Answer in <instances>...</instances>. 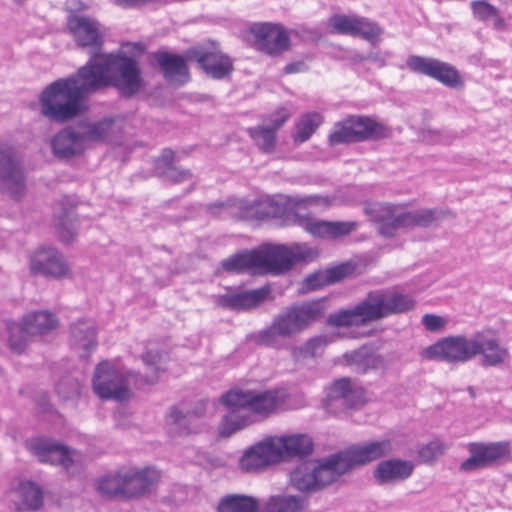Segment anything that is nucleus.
Returning <instances> with one entry per match:
<instances>
[{
    "instance_id": "bb28decb",
    "label": "nucleus",
    "mask_w": 512,
    "mask_h": 512,
    "mask_svg": "<svg viewBox=\"0 0 512 512\" xmlns=\"http://www.w3.org/2000/svg\"><path fill=\"white\" fill-rule=\"evenodd\" d=\"M274 448L279 454V462L293 457H305L312 453L313 442L305 434H295L282 437H271Z\"/></svg>"
},
{
    "instance_id": "20e7f679",
    "label": "nucleus",
    "mask_w": 512,
    "mask_h": 512,
    "mask_svg": "<svg viewBox=\"0 0 512 512\" xmlns=\"http://www.w3.org/2000/svg\"><path fill=\"white\" fill-rule=\"evenodd\" d=\"M220 401L226 407L243 408L267 418L284 404L285 393L283 390L277 389L230 390L221 396Z\"/></svg>"
},
{
    "instance_id": "412c9836",
    "label": "nucleus",
    "mask_w": 512,
    "mask_h": 512,
    "mask_svg": "<svg viewBox=\"0 0 512 512\" xmlns=\"http://www.w3.org/2000/svg\"><path fill=\"white\" fill-rule=\"evenodd\" d=\"M259 50L271 55H279L289 49L290 38L283 26L273 23H258L251 27Z\"/></svg>"
},
{
    "instance_id": "2eb2a0df",
    "label": "nucleus",
    "mask_w": 512,
    "mask_h": 512,
    "mask_svg": "<svg viewBox=\"0 0 512 512\" xmlns=\"http://www.w3.org/2000/svg\"><path fill=\"white\" fill-rule=\"evenodd\" d=\"M370 220L377 224L378 232L391 238L401 229H410L408 212L399 205L390 203H373L365 208Z\"/></svg>"
},
{
    "instance_id": "b1692460",
    "label": "nucleus",
    "mask_w": 512,
    "mask_h": 512,
    "mask_svg": "<svg viewBox=\"0 0 512 512\" xmlns=\"http://www.w3.org/2000/svg\"><path fill=\"white\" fill-rule=\"evenodd\" d=\"M276 463H279V454L271 437L247 449L240 459V467L245 472H256Z\"/></svg>"
},
{
    "instance_id": "58836bf2",
    "label": "nucleus",
    "mask_w": 512,
    "mask_h": 512,
    "mask_svg": "<svg viewBox=\"0 0 512 512\" xmlns=\"http://www.w3.org/2000/svg\"><path fill=\"white\" fill-rule=\"evenodd\" d=\"M251 340L257 345L276 350H290L292 352L293 349L288 341L289 339L277 328L273 321L267 328L252 334Z\"/></svg>"
},
{
    "instance_id": "de8ad7c7",
    "label": "nucleus",
    "mask_w": 512,
    "mask_h": 512,
    "mask_svg": "<svg viewBox=\"0 0 512 512\" xmlns=\"http://www.w3.org/2000/svg\"><path fill=\"white\" fill-rule=\"evenodd\" d=\"M409 217L410 229L414 227L428 228L442 220L446 212L442 209L422 208L418 210L407 211Z\"/></svg>"
},
{
    "instance_id": "393cba45",
    "label": "nucleus",
    "mask_w": 512,
    "mask_h": 512,
    "mask_svg": "<svg viewBox=\"0 0 512 512\" xmlns=\"http://www.w3.org/2000/svg\"><path fill=\"white\" fill-rule=\"evenodd\" d=\"M374 321L367 295L353 307L335 311L327 318V324L333 327L362 326Z\"/></svg>"
},
{
    "instance_id": "6e6552de",
    "label": "nucleus",
    "mask_w": 512,
    "mask_h": 512,
    "mask_svg": "<svg viewBox=\"0 0 512 512\" xmlns=\"http://www.w3.org/2000/svg\"><path fill=\"white\" fill-rule=\"evenodd\" d=\"M392 450L391 440L382 439L351 446L333 457L340 474L343 475L357 466L366 465L389 455Z\"/></svg>"
},
{
    "instance_id": "f03ea898",
    "label": "nucleus",
    "mask_w": 512,
    "mask_h": 512,
    "mask_svg": "<svg viewBox=\"0 0 512 512\" xmlns=\"http://www.w3.org/2000/svg\"><path fill=\"white\" fill-rule=\"evenodd\" d=\"M316 203V197L295 198L294 210L287 215L286 225H296L303 228L315 238H338L351 233L355 222L326 221L312 217L308 207Z\"/></svg>"
},
{
    "instance_id": "4d7b16f0",
    "label": "nucleus",
    "mask_w": 512,
    "mask_h": 512,
    "mask_svg": "<svg viewBox=\"0 0 512 512\" xmlns=\"http://www.w3.org/2000/svg\"><path fill=\"white\" fill-rule=\"evenodd\" d=\"M473 17L478 21H487L498 17V10L495 6L485 0H476L470 3Z\"/></svg>"
},
{
    "instance_id": "6e6d98bb",
    "label": "nucleus",
    "mask_w": 512,
    "mask_h": 512,
    "mask_svg": "<svg viewBox=\"0 0 512 512\" xmlns=\"http://www.w3.org/2000/svg\"><path fill=\"white\" fill-rule=\"evenodd\" d=\"M447 449V444L439 439H435L422 446L418 451V456L423 462L429 463L443 455Z\"/></svg>"
},
{
    "instance_id": "338daca9",
    "label": "nucleus",
    "mask_w": 512,
    "mask_h": 512,
    "mask_svg": "<svg viewBox=\"0 0 512 512\" xmlns=\"http://www.w3.org/2000/svg\"><path fill=\"white\" fill-rule=\"evenodd\" d=\"M308 70V66L303 60L288 63L284 67L285 74L302 73Z\"/></svg>"
},
{
    "instance_id": "680f3d73",
    "label": "nucleus",
    "mask_w": 512,
    "mask_h": 512,
    "mask_svg": "<svg viewBox=\"0 0 512 512\" xmlns=\"http://www.w3.org/2000/svg\"><path fill=\"white\" fill-rule=\"evenodd\" d=\"M79 383L75 380L65 379L56 385L57 393L64 399H70L79 394Z\"/></svg>"
},
{
    "instance_id": "79ce46f5",
    "label": "nucleus",
    "mask_w": 512,
    "mask_h": 512,
    "mask_svg": "<svg viewBox=\"0 0 512 512\" xmlns=\"http://www.w3.org/2000/svg\"><path fill=\"white\" fill-rule=\"evenodd\" d=\"M192 174L174 164V152L171 149L162 150V182L178 184L191 180Z\"/></svg>"
},
{
    "instance_id": "c85d7f7f",
    "label": "nucleus",
    "mask_w": 512,
    "mask_h": 512,
    "mask_svg": "<svg viewBox=\"0 0 512 512\" xmlns=\"http://www.w3.org/2000/svg\"><path fill=\"white\" fill-rule=\"evenodd\" d=\"M116 118L112 116L103 117L99 120H82L76 128L85 145L91 143H103L114 133Z\"/></svg>"
},
{
    "instance_id": "1a4fd4ad",
    "label": "nucleus",
    "mask_w": 512,
    "mask_h": 512,
    "mask_svg": "<svg viewBox=\"0 0 512 512\" xmlns=\"http://www.w3.org/2000/svg\"><path fill=\"white\" fill-rule=\"evenodd\" d=\"M467 450L469 457L459 467L463 472L496 466L508 459L511 454L510 443L507 441L470 442L467 444Z\"/></svg>"
},
{
    "instance_id": "69168bd1",
    "label": "nucleus",
    "mask_w": 512,
    "mask_h": 512,
    "mask_svg": "<svg viewBox=\"0 0 512 512\" xmlns=\"http://www.w3.org/2000/svg\"><path fill=\"white\" fill-rule=\"evenodd\" d=\"M393 57V53L391 51H383V52H371L363 57L362 60H368L374 62L378 65V67L382 68L386 66L387 61Z\"/></svg>"
},
{
    "instance_id": "ea45409f",
    "label": "nucleus",
    "mask_w": 512,
    "mask_h": 512,
    "mask_svg": "<svg viewBox=\"0 0 512 512\" xmlns=\"http://www.w3.org/2000/svg\"><path fill=\"white\" fill-rule=\"evenodd\" d=\"M23 320L32 337L48 334L58 325L57 318L49 311L31 312L25 315Z\"/></svg>"
},
{
    "instance_id": "774afa93",
    "label": "nucleus",
    "mask_w": 512,
    "mask_h": 512,
    "mask_svg": "<svg viewBox=\"0 0 512 512\" xmlns=\"http://www.w3.org/2000/svg\"><path fill=\"white\" fill-rule=\"evenodd\" d=\"M288 117L289 115L283 111L280 115L272 120V127L270 128L275 129L276 132L286 122Z\"/></svg>"
},
{
    "instance_id": "5701e85b",
    "label": "nucleus",
    "mask_w": 512,
    "mask_h": 512,
    "mask_svg": "<svg viewBox=\"0 0 512 512\" xmlns=\"http://www.w3.org/2000/svg\"><path fill=\"white\" fill-rule=\"evenodd\" d=\"M67 28L78 46L99 51L103 45V35L99 23L89 17L72 14L68 17Z\"/></svg>"
},
{
    "instance_id": "bf43d9fd",
    "label": "nucleus",
    "mask_w": 512,
    "mask_h": 512,
    "mask_svg": "<svg viewBox=\"0 0 512 512\" xmlns=\"http://www.w3.org/2000/svg\"><path fill=\"white\" fill-rule=\"evenodd\" d=\"M354 270H355V265L350 262L342 263L338 266L328 268V269H326L328 282L330 284H332V283L341 281L342 279L346 278L347 276L353 274Z\"/></svg>"
},
{
    "instance_id": "aec40b11",
    "label": "nucleus",
    "mask_w": 512,
    "mask_h": 512,
    "mask_svg": "<svg viewBox=\"0 0 512 512\" xmlns=\"http://www.w3.org/2000/svg\"><path fill=\"white\" fill-rule=\"evenodd\" d=\"M269 294L270 288L268 286L253 290L230 287L226 289L224 294L215 297V304L218 307L233 311L249 310L264 302Z\"/></svg>"
},
{
    "instance_id": "864d4df0",
    "label": "nucleus",
    "mask_w": 512,
    "mask_h": 512,
    "mask_svg": "<svg viewBox=\"0 0 512 512\" xmlns=\"http://www.w3.org/2000/svg\"><path fill=\"white\" fill-rule=\"evenodd\" d=\"M328 343L327 337L320 335L308 339L303 345L293 347L292 355L294 357H316L319 355Z\"/></svg>"
},
{
    "instance_id": "e433bc0d",
    "label": "nucleus",
    "mask_w": 512,
    "mask_h": 512,
    "mask_svg": "<svg viewBox=\"0 0 512 512\" xmlns=\"http://www.w3.org/2000/svg\"><path fill=\"white\" fill-rule=\"evenodd\" d=\"M358 142L388 137L389 129L367 116H350Z\"/></svg>"
},
{
    "instance_id": "13d9d810",
    "label": "nucleus",
    "mask_w": 512,
    "mask_h": 512,
    "mask_svg": "<svg viewBox=\"0 0 512 512\" xmlns=\"http://www.w3.org/2000/svg\"><path fill=\"white\" fill-rule=\"evenodd\" d=\"M235 217L241 220H259L258 202L234 200Z\"/></svg>"
},
{
    "instance_id": "5fc2aeb1",
    "label": "nucleus",
    "mask_w": 512,
    "mask_h": 512,
    "mask_svg": "<svg viewBox=\"0 0 512 512\" xmlns=\"http://www.w3.org/2000/svg\"><path fill=\"white\" fill-rule=\"evenodd\" d=\"M56 228L60 240L69 243L76 234V218L74 213L70 211L61 216Z\"/></svg>"
},
{
    "instance_id": "ddd939ff",
    "label": "nucleus",
    "mask_w": 512,
    "mask_h": 512,
    "mask_svg": "<svg viewBox=\"0 0 512 512\" xmlns=\"http://www.w3.org/2000/svg\"><path fill=\"white\" fill-rule=\"evenodd\" d=\"M187 58L196 61L205 75L215 80L224 79L234 70L232 59L216 45L192 47L187 51Z\"/></svg>"
},
{
    "instance_id": "cd10ccee",
    "label": "nucleus",
    "mask_w": 512,
    "mask_h": 512,
    "mask_svg": "<svg viewBox=\"0 0 512 512\" xmlns=\"http://www.w3.org/2000/svg\"><path fill=\"white\" fill-rule=\"evenodd\" d=\"M123 496L132 498L143 495L157 478V471L150 467L122 470Z\"/></svg>"
},
{
    "instance_id": "a211bd4d",
    "label": "nucleus",
    "mask_w": 512,
    "mask_h": 512,
    "mask_svg": "<svg viewBox=\"0 0 512 512\" xmlns=\"http://www.w3.org/2000/svg\"><path fill=\"white\" fill-rule=\"evenodd\" d=\"M31 275L61 279L70 275V268L60 251L53 247H40L29 256Z\"/></svg>"
},
{
    "instance_id": "4468645a",
    "label": "nucleus",
    "mask_w": 512,
    "mask_h": 512,
    "mask_svg": "<svg viewBox=\"0 0 512 512\" xmlns=\"http://www.w3.org/2000/svg\"><path fill=\"white\" fill-rule=\"evenodd\" d=\"M370 220L377 224L378 232L391 238L401 229H410L408 212L399 205L390 203H373L365 208Z\"/></svg>"
},
{
    "instance_id": "f8f14e48",
    "label": "nucleus",
    "mask_w": 512,
    "mask_h": 512,
    "mask_svg": "<svg viewBox=\"0 0 512 512\" xmlns=\"http://www.w3.org/2000/svg\"><path fill=\"white\" fill-rule=\"evenodd\" d=\"M473 339L465 336L445 337L422 351V357L427 360H439L448 363H463L475 356Z\"/></svg>"
},
{
    "instance_id": "a18cd8bd",
    "label": "nucleus",
    "mask_w": 512,
    "mask_h": 512,
    "mask_svg": "<svg viewBox=\"0 0 512 512\" xmlns=\"http://www.w3.org/2000/svg\"><path fill=\"white\" fill-rule=\"evenodd\" d=\"M8 330V345L13 353L21 354L25 351L28 343L32 336L26 329L24 320L21 322H9L7 323Z\"/></svg>"
},
{
    "instance_id": "72a5a7b5",
    "label": "nucleus",
    "mask_w": 512,
    "mask_h": 512,
    "mask_svg": "<svg viewBox=\"0 0 512 512\" xmlns=\"http://www.w3.org/2000/svg\"><path fill=\"white\" fill-rule=\"evenodd\" d=\"M207 403L208 401L205 399L196 401L193 408L186 414H183L178 408L174 407L169 412L167 420L177 426L180 434L196 433L199 430V425L194 421V418L199 419L205 415Z\"/></svg>"
},
{
    "instance_id": "423d86ee",
    "label": "nucleus",
    "mask_w": 512,
    "mask_h": 512,
    "mask_svg": "<svg viewBox=\"0 0 512 512\" xmlns=\"http://www.w3.org/2000/svg\"><path fill=\"white\" fill-rule=\"evenodd\" d=\"M129 376L110 361H102L93 374V391L102 400L126 401L131 397Z\"/></svg>"
},
{
    "instance_id": "09e8293b",
    "label": "nucleus",
    "mask_w": 512,
    "mask_h": 512,
    "mask_svg": "<svg viewBox=\"0 0 512 512\" xmlns=\"http://www.w3.org/2000/svg\"><path fill=\"white\" fill-rule=\"evenodd\" d=\"M322 123V116L317 112L306 113L296 123L295 143L306 142Z\"/></svg>"
},
{
    "instance_id": "39448f33",
    "label": "nucleus",
    "mask_w": 512,
    "mask_h": 512,
    "mask_svg": "<svg viewBox=\"0 0 512 512\" xmlns=\"http://www.w3.org/2000/svg\"><path fill=\"white\" fill-rule=\"evenodd\" d=\"M341 476L333 455L323 463L305 461L290 474L291 485L301 492H317Z\"/></svg>"
},
{
    "instance_id": "dca6fc26",
    "label": "nucleus",
    "mask_w": 512,
    "mask_h": 512,
    "mask_svg": "<svg viewBox=\"0 0 512 512\" xmlns=\"http://www.w3.org/2000/svg\"><path fill=\"white\" fill-rule=\"evenodd\" d=\"M0 191L12 198L21 200L26 192L25 177L13 150L0 145Z\"/></svg>"
},
{
    "instance_id": "c756f323",
    "label": "nucleus",
    "mask_w": 512,
    "mask_h": 512,
    "mask_svg": "<svg viewBox=\"0 0 512 512\" xmlns=\"http://www.w3.org/2000/svg\"><path fill=\"white\" fill-rule=\"evenodd\" d=\"M162 78L166 85L179 88L190 81V72L185 59L177 54L162 51Z\"/></svg>"
},
{
    "instance_id": "603ef678",
    "label": "nucleus",
    "mask_w": 512,
    "mask_h": 512,
    "mask_svg": "<svg viewBox=\"0 0 512 512\" xmlns=\"http://www.w3.org/2000/svg\"><path fill=\"white\" fill-rule=\"evenodd\" d=\"M96 488L104 496H123L122 470L115 474H107L99 479Z\"/></svg>"
},
{
    "instance_id": "2f4dec72",
    "label": "nucleus",
    "mask_w": 512,
    "mask_h": 512,
    "mask_svg": "<svg viewBox=\"0 0 512 512\" xmlns=\"http://www.w3.org/2000/svg\"><path fill=\"white\" fill-rule=\"evenodd\" d=\"M51 147L54 155L59 158L74 157L86 148L76 126L58 132L51 140Z\"/></svg>"
},
{
    "instance_id": "a878e982",
    "label": "nucleus",
    "mask_w": 512,
    "mask_h": 512,
    "mask_svg": "<svg viewBox=\"0 0 512 512\" xmlns=\"http://www.w3.org/2000/svg\"><path fill=\"white\" fill-rule=\"evenodd\" d=\"M413 472L412 461L394 458L380 461L373 471V477L379 485H386L405 481Z\"/></svg>"
},
{
    "instance_id": "9b49d317",
    "label": "nucleus",
    "mask_w": 512,
    "mask_h": 512,
    "mask_svg": "<svg viewBox=\"0 0 512 512\" xmlns=\"http://www.w3.org/2000/svg\"><path fill=\"white\" fill-rule=\"evenodd\" d=\"M406 66L411 72L428 76L449 88H457L463 84L459 71L450 63L437 58L409 55Z\"/></svg>"
},
{
    "instance_id": "e2e57ef3",
    "label": "nucleus",
    "mask_w": 512,
    "mask_h": 512,
    "mask_svg": "<svg viewBox=\"0 0 512 512\" xmlns=\"http://www.w3.org/2000/svg\"><path fill=\"white\" fill-rule=\"evenodd\" d=\"M207 211L214 216H235L234 201L216 202L207 206Z\"/></svg>"
},
{
    "instance_id": "37998d69",
    "label": "nucleus",
    "mask_w": 512,
    "mask_h": 512,
    "mask_svg": "<svg viewBox=\"0 0 512 512\" xmlns=\"http://www.w3.org/2000/svg\"><path fill=\"white\" fill-rule=\"evenodd\" d=\"M226 272H243L248 269L258 268L257 249L235 253L225 258L220 263Z\"/></svg>"
},
{
    "instance_id": "6ab92c4d",
    "label": "nucleus",
    "mask_w": 512,
    "mask_h": 512,
    "mask_svg": "<svg viewBox=\"0 0 512 512\" xmlns=\"http://www.w3.org/2000/svg\"><path fill=\"white\" fill-rule=\"evenodd\" d=\"M364 402L363 389L353 385L349 378H340L329 387L325 407L329 412L337 413L347 409H357Z\"/></svg>"
},
{
    "instance_id": "9d476101",
    "label": "nucleus",
    "mask_w": 512,
    "mask_h": 512,
    "mask_svg": "<svg viewBox=\"0 0 512 512\" xmlns=\"http://www.w3.org/2000/svg\"><path fill=\"white\" fill-rule=\"evenodd\" d=\"M375 321L414 309L416 300L397 288L380 289L367 294Z\"/></svg>"
},
{
    "instance_id": "8fccbe9b",
    "label": "nucleus",
    "mask_w": 512,
    "mask_h": 512,
    "mask_svg": "<svg viewBox=\"0 0 512 512\" xmlns=\"http://www.w3.org/2000/svg\"><path fill=\"white\" fill-rule=\"evenodd\" d=\"M354 128L350 116L341 122H337L329 135L331 145L357 143Z\"/></svg>"
},
{
    "instance_id": "7c9ffc66",
    "label": "nucleus",
    "mask_w": 512,
    "mask_h": 512,
    "mask_svg": "<svg viewBox=\"0 0 512 512\" xmlns=\"http://www.w3.org/2000/svg\"><path fill=\"white\" fill-rule=\"evenodd\" d=\"M473 351L476 355H481V364L483 366L494 367L503 363L508 357V350L501 346L496 337H489L484 334H477L473 338Z\"/></svg>"
},
{
    "instance_id": "0e129e2a",
    "label": "nucleus",
    "mask_w": 512,
    "mask_h": 512,
    "mask_svg": "<svg viewBox=\"0 0 512 512\" xmlns=\"http://www.w3.org/2000/svg\"><path fill=\"white\" fill-rule=\"evenodd\" d=\"M425 329L430 332H437L444 328L446 321L443 317L435 314H425L421 320Z\"/></svg>"
},
{
    "instance_id": "4be33fe9",
    "label": "nucleus",
    "mask_w": 512,
    "mask_h": 512,
    "mask_svg": "<svg viewBox=\"0 0 512 512\" xmlns=\"http://www.w3.org/2000/svg\"><path fill=\"white\" fill-rule=\"evenodd\" d=\"M27 448L40 462L62 466L66 471L70 470L75 461L71 450L53 440L33 439L27 442Z\"/></svg>"
},
{
    "instance_id": "49530a36",
    "label": "nucleus",
    "mask_w": 512,
    "mask_h": 512,
    "mask_svg": "<svg viewBox=\"0 0 512 512\" xmlns=\"http://www.w3.org/2000/svg\"><path fill=\"white\" fill-rule=\"evenodd\" d=\"M223 418L220 425V434L222 436H230L248 425L252 424V416L243 412V408H235Z\"/></svg>"
},
{
    "instance_id": "f257e3e1",
    "label": "nucleus",
    "mask_w": 512,
    "mask_h": 512,
    "mask_svg": "<svg viewBox=\"0 0 512 512\" xmlns=\"http://www.w3.org/2000/svg\"><path fill=\"white\" fill-rule=\"evenodd\" d=\"M116 53H93L89 61L67 78L47 85L39 96L41 114L52 122L65 123L80 115L86 95L113 87L123 96H133L143 87L136 58L140 43H126Z\"/></svg>"
},
{
    "instance_id": "473e14b6",
    "label": "nucleus",
    "mask_w": 512,
    "mask_h": 512,
    "mask_svg": "<svg viewBox=\"0 0 512 512\" xmlns=\"http://www.w3.org/2000/svg\"><path fill=\"white\" fill-rule=\"evenodd\" d=\"M72 348L79 353V356L86 358L96 347V330L91 321L79 320L71 325Z\"/></svg>"
},
{
    "instance_id": "052dcab7",
    "label": "nucleus",
    "mask_w": 512,
    "mask_h": 512,
    "mask_svg": "<svg viewBox=\"0 0 512 512\" xmlns=\"http://www.w3.org/2000/svg\"><path fill=\"white\" fill-rule=\"evenodd\" d=\"M328 284L330 283L328 282L326 270H320L308 275L304 279L303 289L307 291H314Z\"/></svg>"
},
{
    "instance_id": "c03bdc74",
    "label": "nucleus",
    "mask_w": 512,
    "mask_h": 512,
    "mask_svg": "<svg viewBox=\"0 0 512 512\" xmlns=\"http://www.w3.org/2000/svg\"><path fill=\"white\" fill-rule=\"evenodd\" d=\"M257 202L259 220L281 218L283 224L286 225L288 213L294 210L295 199L289 200L288 206L283 205L271 198L263 199Z\"/></svg>"
},
{
    "instance_id": "c9c22d12",
    "label": "nucleus",
    "mask_w": 512,
    "mask_h": 512,
    "mask_svg": "<svg viewBox=\"0 0 512 512\" xmlns=\"http://www.w3.org/2000/svg\"><path fill=\"white\" fill-rule=\"evenodd\" d=\"M13 501L18 510L34 511L43 504L40 488L30 481H23L12 492Z\"/></svg>"
},
{
    "instance_id": "7ed1b4c3",
    "label": "nucleus",
    "mask_w": 512,
    "mask_h": 512,
    "mask_svg": "<svg viewBox=\"0 0 512 512\" xmlns=\"http://www.w3.org/2000/svg\"><path fill=\"white\" fill-rule=\"evenodd\" d=\"M313 254L306 244H268L257 249L258 268L273 274L289 271L293 265L306 261Z\"/></svg>"
},
{
    "instance_id": "0eeeda50",
    "label": "nucleus",
    "mask_w": 512,
    "mask_h": 512,
    "mask_svg": "<svg viewBox=\"0 0 512 512\" xmlns=\"http://www.w3.org/2000/svg\"><path fill=\"white\" fill-rule=\"evenodd\" d=\"M324 310L325 303L323 300L294 304L277 314L272 321L289 339L321 318Z\"/></svg>"
},
{
    "instance_id": "4c0bfd02",
    "label": "nucleus",
    "mask_w": 512,
    "mask_h": 512,
    "mask_svg": "<svg viewBox=\"0 0 512 512\" xmlns=\"http://www.w3.org/2000/svg\"><path fill=\"white\" fill-rule=\"evenodd\" d=\"M308 499L300 495L278 494L267 500L265 512H304Z\"/></svg>"
},
{
    "instance_id": "3c124183",
    "label": "nucleus",
    "mask_w": 512,
    "mask_h": 512,
    "mask_svg": "<svg viewBox=\"0 0 512 512\" xmlns=\"http://www.w3.org/2000/svg\"><path fill=\"white\" fill-rule=\"evenodd\" d=\"M248 133L260 150L269 153L275 149V129L266 126H258L249 128Z\"/></svg>"
},
{
    "instance_id": "f3484780",
    "label": "nucleus",
    "mask_w": 512,
    "mask_h": 512,
    "mask_svg": "<svg viewBox=\"0 0 512 512\" xmlns=\"http://www.w3.org/2000/svg\"><path fill=\"white\" fill-rule=\"evenodd\" d=\"M329 24L338 34L361 37L371 44L378 42L383 34V28L377 22L356 14H335L330 17Z\"/></svg>"
},
{
    "instance_id": "a19ab883",
    "label": "nucleus",
    "mask_w": 512,
    "mask_h": 512,
    "mask_svg": "<svg viewBox=\"0 0 512 512\" xmlns=\"http://www.w3.org/2000/svg\"><path fill=\"white\" fill-rule=\"evenodd\" d=\"M259 502L256 498L241 494H229L218 503L217 512H258Z\"/></svg>"
},
{
    "instance_id": "f704fd0d",
    "label": "nucleus",
    "mask_w": 512,
    "mask_h": 512,
    "mask_svg": "<svg viewBox=\"0 0 512 512\" xmlns=\"http://www.w3.org/2000/svg\"><path fill=\"white\" fill-rule=\"evenodd\" d=\"M345 363L357 374L377 370L383 365V358L367 347H361L343 355Z\"/></svg>"
}]
</instances>
